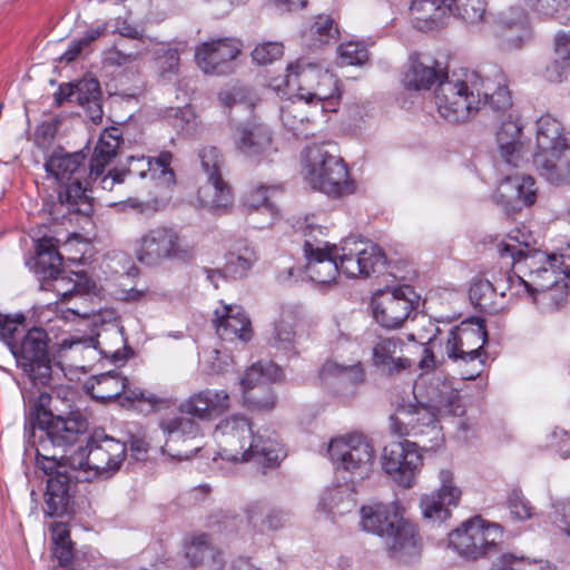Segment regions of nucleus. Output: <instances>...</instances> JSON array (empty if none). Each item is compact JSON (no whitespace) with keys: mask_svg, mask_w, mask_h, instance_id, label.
I'll return each instance as SVG.
<instances>
[{"mask_svg":"<svg viewBox=\"0 0 570 570\" xmlns=\"http://www.w3.org/2000/svg\"><path fill=\"white\" fill-rule=\"evenodd\" d=\"M439 114L450 122L469 120L482 106L504 111L511 106L505 77L498 67L484 76L472 72L461 79L455 75L441 80L434 92Z\"/></svg>","mask_w":570,"mask_h":570,"instance_id":"1","label":"nucleus"},{"mask_svg":"<svg viewBox=\"0 0 570 570\" xmlns=\"http://www.w3.org/2000/svg\"><path fill=\"white\" fill-rule=\"evenodd\" d=\"M230 407V397L224 390L206 389L191 394L180 403L178 414L167 415L159 422L166 441L165 453L177 459H189L198 446H188L200 434L195 419L210 421Z\"/></svg>","mask_w":570,"mask_h":570,"instance_id":"2","label":"nucleus"},{"mask_svg":"<svg viewBox=\"0 0 570 570\" xmlns=\"http://www.w3.org/2000/svg\"><path fill=\"white\" fill-rule=\"evenodd\" d=\"M218 455L226 461H255L264 466H276L285 456L283 445L273 438L254 434L250 420L232 414L220 420L215 429Z\"/></svg>","mask_w":570,"mask_h":570,"instance_id":"3","label":"nucleus"},{"mask_svg":"<svg viewBox=\"0 0 570 570\" xmlns=\"http://www.w3.org/2000/svg\"><path fill=\"white\" fill-rule=\"evenodd\" d=\"M403 513L397 502H373L360 509V527L382 538L391 558L406 562L419 556L421 539L416 527Z\"/></svg>","mask_w":570,"mask_h":570,"instance_id":"4","label":"nucleus"},{"mask_svg":"<svg viewBox=\"0 0 570 570\" xmlns=\"http://www.w3.org/2000/svg\"><path fill=\"white\" fill-rule=\"evenodd\" d=\"M519 272L522 276H509L511 289L517 287V294L522 288L533 302L539 295L562 299L569 287L564 279L570 278V244L559 253L533 252L520 263Z\"/></svg>","mask_w":570,"mask_h":570,"instance_id":"5","label":"nucleus"},{"mask_svg":"<svg viewBox=\"0 0 570 570\" xmlns=\"http://www.w3.org/2000/svg\"><path fill=\"white\" fill-rule=\"evenodd\" d=\"M271 86L289 100L296 97L307 104L330 101L340 96L336 77L306 58L289 65L285 77L273 79Z\"/></svg>","mask_w":570,"mask_h":570,"instance_id":"6","label":"nucleus"},{"mask_svg":"<svg viewBox=\"0 0 570 570\" xmlns=\"http://www.w3.org/2000/svg\"><path fill=\"white\" fill-rule=\"evenodd\" d=\"M302 166L305 180L314 189L333 197L352 194L355 189L346 165L336 155L334 145L322 144L306 147L302 156Z\"/></svg>","mask_w":570,"mask_h":570,"instance_id":"7","label":"nucleus"},{"mask_svg":"<svg viewBox=\"0 0 570 570\" xmlns=\"http://www.w3.org/2000/svg\"><path fill=\"white\" fill-rule=\"evenodd\" d=\"M126 458V444L102 432H95L85 446L69 454L68 463L75 479L89 482L109 478L117 472Z\"/></svg>","mask_w":570,"mask_h":570,"instance_id":"8","label":"nucleus"},{"mask_svg":"<svg viewBox=\"0 0 570 570\" xmlns=\"http://www.w3.org/2000/svg\"><path fill=\"white\" fill-rule=\"evenodd\" d=\"M134 255L140 264L158 267L165 262H188L195 256V249L175 228L160 225L147 229L135 240Z\"/></svg>","mask_w":570,"mask_h":570,"instance_id":"9","label":"nucleus"},{"mask_svg":"<svg viewBox=\"0 0 570 570\" xmlns=\"http://www.w3.org/2000/svg\"><path fill=\"white\" fill-rule=\"evenodd\" d=\"M414 400L416 396L414 395ZM446 409L439 403L423 404L417 401H409L400 404L393 415L390 416V429L397 436L429 435L431 448L439 445L442 440L441 430L436 423V414H461L459 404L451 403Z\"/></svg>","mask_w":570,"mask_h":570,"instance_id":"10","label":"nucleus"},{"mask_svg":"<svg viewBox=\"0 0 570 570\" xmlns=\"http://www.w3.org/2000/svg\"><path fill=\"white\" fill-rule=\"evenodd\" d=\"M327 450L336 471L347 474L351 481L363 480L373 471L375 449L363 433L337 435L330 441Z\"/></svg>","mask_w":570,"mask_h":570,"instance_id":"11","label":"nucleus"},{"mask_svg":"<svg viewBox=\"0 0 570 570\" xmlns=\"http://www.w3.org/2000/svg\"><path fill=\"white\" fill-rule=\"evenodd\" d=\"M503 530L481 517L464 521L449 535V544L463 558L478 560L498 550Z\"/></svg>","mask_w":570,"mask_h":570,"instance_id":"12","label":"nucleus"},{"mask_svg":"<svg viewBox=\"0 0 570 570\" xmlns=\"http://www.w3.org/2000/svg\"><path fill=\"white\" fill-rule=\"evenodd\" d=\"M47 344V333L39 327L23 333L19 340L8 342V347L18 366L23 370L35 385H45L50 379L51 365Z\"/></svg>","mask_w":570,"mask_h":570,"instance_id":"13","label":"nucleus"},{"mask_svg":"<svg viewBox=\"0 0 570 570\" xmlns=\"http://www.w3.org/2000/svg\"><path fill=\"white\" fill-rule=\"evenodd\" d=\"M380 464L399 487L411 489L416 484L422 470L423 455L414 442H392L383 448Z\"/></svg>","mask_w":570,"mask_h":570,"instance_id":"14","label":"nucleus"},{"mask_svg":"<svg viewBox=\"0 0 570 570\" xmlns=\"http://www.w3.org/2000/svg\"><path fill=\"white\" fill-rule=\"evenodd\" d=\"M438 481V488L423 494L419 504L423 519L431 523L448 521L463 495V489L452 470H439Z\"/></svg>","mask_w":570,"mask_h":570,"instance_id":"15","label":"nucleus"},{"mask_svg":"<svg viewBox=\"0 0 570 570\" xmlns=\"http://www.w3.org/2000/svg\"><path fill=\"white\" fill-rule=\"evenodd\" d=\"M414 298L415 293L410 286L377 291L371 301L373 317L384 328H399L413 313Z\"/></svg>","mask_w":570,"mask_h":570,"instance_id":"16","label":"nucleus"},{"mask_svg":"<svg viewBox=\"0 0 570 570\" xmlns=\"http://www.w3.org/2000/svg\"><path fill=\"white\" fill-rule=\"evenodd\" d=\"M337 252L340 272L347 277L368 276L377 266L384 264L381 248L368 240L346 238L337 246Z\"/></svg>","mask_w":570,"mask_h":570,"instance_id":"17","label":"nucleus"},{"mask_svg":"<svg viewBox=\"0 0 570 570\" xmlns=\"http://www.w3.org/2000/svg\"><path fill=\"white\" fill-rule=\"evenodd\" d=\"M281 376L282 370L275 363H254L240 380L245 402L259 410L272 409L275 400L268 385Z\"/></svg>","mask_w":570,"mask_h":570,"instance_id":"18","label":"nucleus"},{"mask_svg":"<svg viewBox=\"0 0 570 570\" xmlns=\"http://www.w3.org/2000/svg\"><path fill=\"white\" fill-rule=\"evenodd\" d=\"M487 342L483 324H466L452 328L442 345L443 353L453 361L473 362L480 357V351Z\"/></svg>","mask_w":570,"mask_h":570,"instance_id":"19","label":"nucleus"},{"mask_svg":"<svg viewBox=\"0 0 570 570\" xmlns=\"http://www.w3.org/2000/svg\"><path fill=\"white\" fill-rule=\"evenodd\" d=\"M86 429L87 425L83 420L43 413L39 420V428L33 432V436L38 438L41 442H48L51 448L65 452L68 446L78 441Z\"/></svg>","mask_w":570,"mask_h":570,"instance_id":"20","label":"nucleus"},{"mask_svg":"<svg viewBox=\"0 0 570 570\" xmlns=\"http://www.w3.org/2000/svg\"><path fill=\"white\" fill-rule=\"evenodd\" d=\"M511 108L512 105L504 111L495 110L503 116L497 130L495 141L500 158L505 164L517 167L524 155L525 140L521 119Z\"/></svg>","mask_w":570,"mask_h":570,"instance_id":"21","label":"nucleus"},{"mask_svg":"<svg viewBox=\"0 0 570 570\" xmlns=\"http://www.w3.org/2000/svg\"><path fill=\"white\" fill-rule=\"evenodd\" d=\"M306 274L318 284L326 285L336 281L340 272L337 245L312 243L304 244Z\"/></svg>","mask_w":570,"mask_h":570,"instance_id":"22","label":"nucleus"},{"mask_svg":"<svg viewBox=\"0 0 570 570\" xmlns=\"http://www.w3.org/2000/svg\"><path fill=\"white\" fill-rule=\"evenodd\" d=\"M240 52V43L233 39L203 42L195 50V61L207 75H222L230 69L232 61Z\"/></svg>","mask_w":570,"mask_h":570,"instance_id":"23","label":"nucleus"},{"mask_svg":"<svg viewBox=\"0 0 570 570\" xmlns=\"http://www.w3.org/2000/svg\"><path fill=\"white\" fill-rule=\"evenodd\" d=\"M173 155L169 151H161L157 157H134L128 159V167L122 176H136L139 178L150 177L160 193L167 194L175 185V174L170 168Z\"/></svg>","mask_w":570,"mask_h":570,"instance_id":"24","label":"nucleus"},{"mask_svg":"<svg viewBox=\"0 0 570 570\" xmlns=\"http://www.w3.org/2000/svg\"><path fill=\"white\" fill-rule=\"evenodd\" d=\"M234 142L238 151L252 158H269L277 151L269 127L256 120L239 126Z\"/></svg>","mask_w":570,"mask_h":570,"instance_id":"25","label":"nucleus"},{"mask_svg":"<svg viewBox=\"0 0 570 570\" xmlns=\"http://www.w3.org/2000/svg\"><path fill=\"white\" fill-rule=\"evenodd\" d=\"M88 391L94 399L102 403L109 402L121 394L128 401L153 402L151 396H146L138 387H131L130 382L126 377L114 371L95 376L90 385H88Z\"/></svg>","mask_w":570,"mask_h":570,"instance_id":"26","label":"nucleus"},{"mask_svg":"<svg viewBox=\"0 0 570 570\" xmlns=\"http://www.w3.org/2000/svg\"><path fill=\"white\" fill-rule=\"evenodd\" d=\"M213 323L224 341L247 343L252 340L250 321L238 305H222L215 309Z\"/></svg>","mask_w":570,"mask_h":570,"instance_id":"27","label":"nucleus"},{"mask_svg":"<svg viewBox=\"0 0 570 570\" xmlns=\"http://www.w3.org/2000/svg\"><path fill=\"white\" fill-rule=\"evenodd\" d=\"M405 352V344L401 337H383L372 348V361L382 372L390 375L399 374L413 364Z\"/></svg>","mask_w":570,"mask_h":570,"instance_id":"28","label":"nucleus"},{"mask_svg":"<svg viewBox=\"0 0 570 570\" xmlns=\"http://www.w3.org/2000/svg\"><path fill=\"white\" fill-rule=\"evenodd\" d=\"M537 189L531 176L514 175L501 180L494 199L508 209L517 210L534 203Z\"/></svg>","mask_w":570,"mask_h":570,"instance_id":"29","label":"nucleus"},{"mask_svg":"<svg viewBox=\"0 0 570 570\" xmlns=\"http://www.w3.org/2000/svg\"><path fill=\"white\" fill-rule=\"evenodd\" d=\"M497 33L503 49H520L532 38L528 14L523 10L511 9L500 17Z\"/></svg>","mask_w":570,"mask_h":570,"instance_id":"30","label":"nucleus"},{"mask_svg":"<svg viewBox=\"0 0 570 570\" xmlns=\"http://www.w3.org/2000/svg\"><path fill=\"white\" fill-rule=\"evenodd\" d=\"M566 147L569 145L561 122L550 115L541 116L537 120L533 165L538 164L539 159H546Z\"/></svg>","mask_w":570,"mask_h":570,"instance_id":"31","label":"nucleus"},{"mask_svg":"<svg viewBox=\"0 0 570 570\" xmlns=\"http://www.w3.org/2000/svg\"><path fill=\"white\" fill-rule=\"evenodd\" d=\"M186 558L194 570H224L225 560L208 534L194 535L186 547Z\"/></svg>","mask_w":570,"mask_h":570,"instance_id":"32","label":"nucleus"},{"mask_svg":"<svg viewBox=\"0 0 570 570\" xmlns=\"http://www.w3.org/2000/svg\"><path fill=\"white\" fill-rule=\"evenodd\" d=\"M454 0H413L410 7L414 27L422 31L436 28L450 13Z\"/></svg>","mask_w":570,"mask_h":570,"instance_id":"33","label":"nucleus"},{"mask_svg":"<svg viewBox=\"0 0 570 570\" xmlns=\"http://www.w3.org/2000/svg\"><path fill=\"white\" fill-rule=\"evenodd\" d=\"M303 316L299 305L283 306L274 325L272 344L276 348L289 352L296 347V326Z\"/></svg>","mask_w":570,"mask_h":570,"instance_id":"34","label":"nucleus"},{"mask_svg":"<svg viewBox=\"0 0 570 570\" xmlns=\"http://www.w3.org/2000/svg\"><path fill=\"white\" fill-rule=\"evenodd\" d=\"M85 156L81 153L69 154L62 149L56 150L45 164L48 177L59 186L83 174Z\"/></svg>","mask_w":570,"mask_h":570,"instance_id":"35","label":"nucleus"},{"mask_svg":"<svg viewBox=\"0 0 570 570\" xmlns=\"http://www.w3.org/2000/svg\"><path fill=\"white\" fill-rule=\"evenodd\" d=\"M276 191L274 186L259 185L248 190L244 196V206L248 214L259 213L262 220H254L257 227L264 228L273 225L278 217V209L272 199Z\"/></svg>","mask_w":570,"mask_h":570,"instance_id":"36","label":"nucleus"},{"mask_svg":"<svg viewBox=\"0 0 570 570\" xmlns=\"http://www.w3.org/2000/svg\"><path fill=\"white\" fill-rule=\"evenodd\" d=\"M532 240V235L528 230L515 228L498 245L500 256L512 259V265L517 272L513 276H522V273L519 272L520 263L525 261L533 252H538L530 248Z\"/></svg>","mask_w":570,"mask_h":570,"instance_id":"37","label":"nucleus"},{"mask_svg":"<svg viewBox=\"0 0 570 570\" xmlns=\"http://www.w3.org/2000/svg\"><path fill=\"white\" fill-rule=\"evenodd\" d=\"M120 142L121 134L118 128H107L101 132L90 160L91 179H97L104 168L116 157Z\"/></svg>","mask_w":570,"mask_h":570,"instance_id":"38","label":"nucleus"},{"mask_svg":"<svg viewBox=\"0 0 570 570\" xmlns=\"http://www.w3.org/2000/svg\"><path fill=\"white\" fill-rule=\"evenodd\" d=\"M199 204L214 212L224 213L233 205L230 187L220 178H208V181L198 189Z\"/></svg>","mask_w":570,"mask_h":570,"instance_id":"39","label":"nucleus"},{"mask_svg":"<svg viewBox=\"0 0 570 570\" xmlns=\"http://www.w3.org/2000/svg\"><path fill=\"white\" fill-rule=\"evenodd\" d=\"M535 170L553 185H570V146L539 159Z\"/></svg>","mask_w":570,"mask_h":570,"instance_id":"40","label":"nucleus"},{"mask_svg":"<svg viewBox=\"0 0 570 570\" xmlns=\"http://www.w3.org/2000/svg\"><path fill=\"white\" fill-rule=\"evenodd\" d=\"M94 341L101 356L110 358L115 363L124 362L127 358L126 338L118 326L111 325L104 328L94 337Z\"/></svg>","mask_w":570,"mask_h":570,"instance_id":"41","label":"nucleus"},{"mask_svg":"<svg viewBox=\"0 0 570 570\" xmlns=\"http://www.w3.org/2000/svg\"><path fill=\"white\" fill-rule=\"evenodd\" d=\"M75 102L83 107L94 122L102 118L101 90L97 79L83 78L75 83Z\"/></svg>","mask_w":570,"mask_h":570,"instance_id":"42","label":"nucleus"},{"mask_svg":"<svg viewBox=\"0 0 570 570\" xmlns=\"http://www.w3.org/2000/svg\"><path fill=\"white\" fill-rule=\"evenodd\" d=\"M58 198L69 212L88 215L91 210L87 186L82 183V175L72 178L59 186Z\"/></svg>","mask_w":570,"mask_h":570,"instance_id":"43","label":"nucleus"},{"mask_svg":"<svg viewBox=\"0 0 570 570\" xmlns=\"http://www.w3.org/2000/svg\"><path fill=\"white\" fill-rule=\"evenodd\" d=\"M257 261L254 247L246 240L237 242L226 255L224 271L233 278H240L247 274Z\"/></svg>","mask_w":570,"mask_h":570,"instance_id":"44","label":"nucleus"},{"mask_svg":"<svg viewBox=\"0 0 570 570\" xmlns=\"http://www.w3.org/2000/svg\"><path fill=\"white\" fill-rule=\"evenodd\" d=\"M71 476L68 470L59 472L47 481V491L45 493L46 513L53 515L63 510L68 503L69 481Z\"/></svg>","mask_w":570,"mask_h":570,"instance_id":"45","label":"nucleus"},{"mask_svg":"<svg viewBox=\"0 0 570 570\" xmlns=\"http://www.w3.org/2000/svg\"><path fill=\"white\" fill-rule=\"evenodd\" d=\"M509 276L510 275H508L507 279H505V282L508 283V286H505V287L500 285L498 282H497V284H492L488 279L475 281L471 285L470 291H469L471 302L475 306H479L480 308H488L491 306L492 298H493L495 292L500 291V294L502 296H504L505 289L510 291L512 295L527 294L529 296V294L527 292L522 291V288L520 289L519 294L515 293L517 287L511 289V283L509 282Z\"/></svg>","mask_w":570,"mask_h":570,"instance_id":"46","label":"nucleus"},{"mask_svg":"<svg viewBox=\"0 0 570 570\" xmlns=\"http://www.w3.org/2000/svg\"><path fill=\"white\" fill-rule=\"evenodd\" d=\"M69 455L59 454V449H53L48 442L39 441L36 446V461L37 466L41 469L49 478L58 475L67 468L70 469L68 463Z\"/></svg>","mask_w":570,"mask_h":570,"instance_id":"47","label":"nucleus"},{"mask_svg":"<svg viewBox=\"0 0 570 570\" xmlns=\"http://www.w3.org/2000/svg\"><path fill=\"white\" fill-rule=\"evenodd\" d=\"M438 79L439 73L432 66L412 58L404 73L403 85L407 89L421 90L428 89Z\"/></svg>","mask_w":570,"mask_h":570,"instance_id":"48","label":"nucleus"},{"mask_svg":"<svg viewBox=\"0 0 570 570\" xmlns=\"http://www.w3.org/2000/svg\"><path fill=\"white\" fill-rule=\"evenodd\" d=\"M58 273L50 275L52 281V289L60 296L61 303L69 297L88 292L91 287L90 279L82 273H75V278L58 276Z\"/></svg>","mask_w":570,"mask_h":570,"instance_id":"49","label":"nucleus"},{"mask_svg":"<svg viewBox=\"0 0 570 570\" xmlns=\"http://www.w3.org/2000/svg\"><path fill=\"white\" fill-rule=\"evenodd\" d=\"M338 35L337 24L327 14L317 16L307 31V37L313 46L334 42L338 39Z\"/></svg>","mask_w":570,"mask_h":570,"instance_id":"50","label":"nucleus"},{"mask_svg":"<svg viewBox=\"0 0 570 570\" xmlns=\"http://www.w3.org/2000/svg\"><path fill=\"white\" fill-rule=\"evenodd\" d=\"M96 352L97 347L95 346L94 337L63 340L59 347L60 357L73 362H77L79 358L90 360Z\"/></svg>","mask_w":570,"mask_h":570,"instance_id":"51","label":"nucleus"},{"mask_svg":"<svg viewBox=\"0 0 570 570\" xmlns=\"http://www.w3.org/2000/svg\"><path fill=\"white\" fill-rule=\"evenodd\" d=\"M320 508L328 513L344 514L353 508V499L346 489L335 488L324 494Z\"/></svg>","mask_w":570,"mask_h":570,"instance_id":"52","label":"nucleus"},{"mask_svg":"<svg viewBox=\"0 0 570 570\" xmlns=\"http://www.w3.org/2000/svg\"><path fill=\"white\" fill-rule=\"evenodd\" d=\"M493 570H551V568L543 560H530L504 553L494 561Z\"/></svg>","mask_w":570,"mask_h":570,"instance_id":"53","label":"nucleus"},{"mask_svg":"<svg viewBox=\"0 0 570 570\" xmlns=\"http://www.w3.org/2000/svg\"><path fill=\"white\" fill-rule=\"evenodd\" d=\"M322 373L330 375H343L353 384L362 383L365 380L364 368L360 361L350 365L341 364L335 361H327L322 366Z\"/></svg>","mask_w":570,"mask_h":570,"instance_id":"54","label":"nucleus"},{"mask_svg":"<svg viewBox=\"0 0 570 570\" xmlns=\"http://www.w3.org/2000/svg\"><path fill=\"white\" fill-rule=\"evenodd\" d=\"M37 254L42 265H48L50 275L58 273L62 257L57 250V242L52 237H42L37 242Z\"/></svg>","mask_w":570,"mask_h":570,"instance_id":"55","label":"nucleus"},{"mask_svg":"<svg viewBox=\"0 0 570 570\" xmlns=\"http://www.w3.org/2000/svg\"><path fill=\"white\" fill-rule=\"evenodd\" d=\"M337 63L342 67L363 65L367 58V49L358 42H344L337 48Z\"/></svg>","mask_w":570,"mask_h":570,"instance_id":"56","label":"nucleus"},{"mask_svg":"<svg viewBox=\"0 0 570 570\" xmlns=\"http://www.w3.org/2000/svg\"><path fill=\"white\" fill-rule=\"evenodd\" d=\"M202 168L208 178H220L223 157L216 147H204L199 153Z\"/></svg>","mask_w":570,"mask_h":570,"instance_id":"57","label":"nucleus"},{"mask_svg":"<svg viewBox=\"0 0 570 570\" xmlns=\"http://www.w3.org/2000/svg\"><path fill=\"white\" fill-rule=\"evenodd\" d=\"M156 62L161 75L176 73L179 67V53L177 49L159 45L155 50Z\"/></svg>","mask_w":570,"mask_h":570,"instance_id":"58","label":"nucleus"},{"mask_svg":"<svg viewBox=\"0 0 570 570\" xmlns=\"http://www.w3.org/2000/svg\"><path fill=\"white\" fill-rule=\"evenodd\" d=\"M508 509L514 520H528L533 514V508L520 491H512L507 501Z\"/></svg>","mask_w":570,"mask_h":570,"instance_id":"59","label":"nucleus"},{"mask_svg":"<svg viewBox=\"0 0 570 570\" xmlns=\"http://www.w3.org/2000/svg\"><path fill=\"white\" fill-rule=\"evenodd\" d=\"M459 12L461 17L469 23H478L483 21L487 12V0H458Z\"/></svg>","mask_w":570,"mask_h":570,"instance_id":"60","label":"nucleus"},{"mask_svg":"<svg viewBox=\"0 0 570 570\" xmlns=\"http://www.w3.org/2000/svg\"><path fill=\"white\" fill-rule=\"evenodd\" d=\"M284 49L281 42H263L257 45L253 52L252 58L257 65L272 63L274 60L283 56Z\"/></svg>","mask_w":570,"mask_h":570,"instance_id":"61","label":"nucleus"},{"mask_svg":"<svg viewBox=\"0 0 570 570\" xmlns=\"http://www.w3.org/2000/svg\"><path fill=\"white\" fill-rule=\"evenodd\" d=\"M56 134L57 122L53 120L43 121L37 126L33 141L40 149H48L52 145Z\"/></svg>","mask_w":570,"mask_h":570,"instance_id":"62","label":"nucleus"},{"mask_svg":"<svg viewBox=\"0 0 570 570\" xmlns=\"http://www.w3.org/2000/svg\"><path fill=\"white\" fill-rule=\"evenodd\" d=\"M438 343L439 340L433 337L428 342V344L415 345V347L421 350L423 354L422 358L419 361V367L423 372H430L434 370L439 364H441V361L436 358V355L433 351Z\"/></svg>","mask_w":570,"mask_h":570,"instance_id":"63","label":"nucleus"},{"mask_svg":"<svg viewBox=\"0 0 570 570\" xmlns=\"http://www.w3.org/2000/svg\"><path fill=\"white\" fill-rule=\"evenodd\" d=\"M299 109L301 106L293 100L281 107V119L284 126L293 131L297 130L298 125L303 121V118L298 116L301 114Z\"/></svg>","mask_w":570,"mask_h":570,"instance_id":"64","label":"nucleus"}]
</instances>
